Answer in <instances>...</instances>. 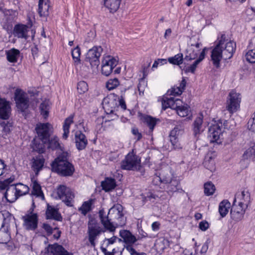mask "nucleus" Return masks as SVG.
<instances>
[{"instance_id":"nucleus-1","label":"nucleus","mask_w":255,"mask_h":255,"mask_svg":"<svg viewBox=\"0 0 255 255\" xmlns=\"http://www.w3.org/2000/svg\"><path fill=\"white\" fill-rule=\"evenodd\" d=\"M236 44L231 40L226 39V35L222 34L218 43L212 50L211 61L217 68L220 67V61L222 59L226 60L232 57L235 51Z\"/></svg>"},{"instance_id":"nucleus-2","label":"nucleus","mask_w":255,"mask_h":255,"mask_svg":"<svg viewBox=\"0 0 255 255\" xmlns=\"http://www.w3.org/2000/svg\"><path fill=\"white\" fill-rule=\"evenodd\" d=\"M123 206L117 204L112 207L109 211L108 215L111 219L109 220L108 216H104V210L99 211V216L101 221L104 227L110 231L115 230L116 227L123 226L126 223V218L123 213Z\"/></svg>"},{"instance_id":"nucleus-3","label":"nucleus","mask_w":255,"mask_h":255,"mask_svg":"<svg viewBox=\"0 0 255 255\" xmlns=\"http://www.w3.org/2000/svg\"><path fill=\"white\" fill-rule=\"evenodd\" d=\"M201 46L200 42H192V40H190V42L188 44L186 50L184 59L187 61L192 60H195V61L192 64L186 67L185 69L186 73H194L198 65L204 59L207 48L205 47L201 51Z\"/></svg>"},{"instance_id":"nucleus-4","label":"nucleus","mask_w":255,"mask_h":255,"mask_svg":"<svg viewBox=\"0 0 255 255\" xmlns=\"http://www.w3.org/2000/svg\"><path fill=\"white\" fill-rule=\"evenodd\" d=\"M94 200L91 199L84 202L81 206V213L84 216L87 215L89 218L88 223L89 240L93 246L95 244L94 241L97 236L101 232L100 228L96 219L91 214V212L94 208Z\"/></svg>"},{"instance_id":"nucleus-5","label":"nucleus","mask_w":255,"mask_h":255,"mask_svg":"<svg viewBox=\"0 0 255 255\" xmlns=\"http://www.w3.org/2000/svg\"><path fill=\"white\" fill-rule=\"evenodd\" d=\"M68 153L63 152L51 163L52 171L63 176H70L74 171L73 166L68 161Z\"/></svg>"},{"instance_id":"nucleus-6","label":"nucleus","mask_w":255,"mask_h":255,"mask_svg":"<svg viewBox=\"0 0 255 255\" xmlns=\"http://www.w3.org/2000/svg\"><path fill=\"white\" fill-rule=\"evenodd\" d=\"M121 167L124 170H139L140 168V158L132 150L121 162Z\"/></svg>"},{"instance_id":"nucleus-7","label":"nucleus","mask_w":255,"mask_h":255,"mask_svg":"<svg viewBox=\"0 0 255 255\" xmlns=\"http://www.w3.org/2000/svg\"><path fill=\"white\" fill-rule=\"evenodd\" d=\"M23 228L28 231H35L38 227V215L34 212L33 208H30L22 217Z\"/></svg>"},{"instance_id":"nucleus-8","label":"nucleus","mask_w":255,"mask_h":255,"mask_svg":"<svg viewBox=\"0 0 255 255\" xmlns=\"http://www.w3.org/2000/svg\"><path fill=\"white\" fill-rule=\"evenodd\" d=\"M241 102V95L233 90L231 91L226 101V110L230 114H234L240 110Z\"/></svg>"},{"instance_id":"nucleus-9","label":"nucleus","mask_w":255,"mask_h":255,"mask_svg":"<svg viewBox=\"0 0 255 255\" xmlns=\"http://www.w3.org/2000/svg\"><path fill=\"white\" fill-rule=\"evenodd\" d=\"M57 195L67 206H72L74 203V194L65 185H60L57 189Z\"/></svg>"},{"instance_id":"nucleus-10","label":"nucleus","mask_w":255,"mask_h":255,"mask_svg":"<svg viewBox=\"0 0 255 255\" xmlns=\"http://www.w3.org/2000/svg\"><path fill=\"white\" fill-rule=\"evenodd\" d=\"M14 100L18 111L25 112L29 107V99L26 93L20 89H16L14 92Z\"/></svg>"},{"instance_id":"nucleus-11","label":"nucleus","mask_w":255,"mask_h":255,"mask_svg":"<svg viewBox=\"0 0 255 255\" xmlns=\"http://www.w3.org/2000/svg\"><path fill=\"white\" fill-rule=\"evenodd\" d=\"M103 52L101 46H94L89 49L86 55V61L89 62L92 67H97L100 64L99 58Z\"/></svg>"},{"instance_id":"nucleus-12","label":"nucleus","mask_w":255,"mask_h":255,"mask_svg":"<svg viewBox=\"0 0 255 255\" xmlns=\"http://www.w3.org/2000/svg\"><path fill=\"white\" fill-rule=\"evenodd\" d=\"M184 132V126L182 123L176 125L170 131V141L174 149H178L182 148L179 143V138L183 134Z\"/></svg>"},{"instance_id":"nucleus-13","label":"nucleus","mask_w":255,"mask_h":255,"mask_svg":"<svg viewBox=\"0 0 255 255\" xmlns=\"http://www.w3.org/2000/svg\"><path fill=\"white\" fill-rule=\"evenodd\" d=\"M118 63V61L117 59L112 56H104L102 61L101 72L102 74L106 76H109Z\"/></svg>"},{"instance_id":"nucleus-14","label":"nucleus","mask_w":255,"mask_h":255,"mask_svg":"<svg viewBox=\"0 0 255 255\" xmlns=\"http://www.w3.org/2000/svg\"><path fill=\"white\" fill-rule=\"evenodd\" d=\"M160 180L166 184V189L167 193L171 195L174 192H184V191L180 187L179 182L175 179H171L170 176L160 177Z\"/></svg>"},{"instance_id":"nucleus-15","label":"nucleus","mask_w":255,"mask_h":255,"mask_svg":"<svg viewBox=\"0 0 255 255\" xmlns=\"http://www.w3.org/2000/svg\"><path fill=\"white\" fill-rule=\"evenodd\" d=\"M52 126L49 123H39L36 125L35 130L41 141L46 142L50 136Z\"/></svg>"},{"instance_id":"nucleus-16","label":"nucleus","mask_w":255,"mask_h":255,"mask_svg":"<svg viewBox=\"0 0 255 255\" xmlns=\"http://www.w3.org/2000/svg\"><path fill=\"white\" fill-rule=\"evenodd\" d=\"M247 208V207L238 204L237 205L236 203L233 202L231 210V215L232 219L237 221L242 220Z\"/></svg>"},{"instance_id":"nucleus-17","label":"nucleus","mask_w":255,"mask_h":255,"mask_svg":"<svg viewBox=\"0 0 255 255\" xmlns=\"http://www.w3.org/2000/svg\"><path fill=\"white\" fill-rule=\"evenodd\" d=\"M44 255H73L60 245L54 244L49 246L46 249Z\"/></svg>"},{"instance_id":"nucleus-18","label":"nucleus","mask_w":255,"mask_h":255,"mask_svg":"<svg viewBox=\"0 0 255 255\" xmlns=\"http://www.w3.org/2000/svg\"><path fill=\"white\" fill-rule=\"evenodd\" d=\"M102 104L103 108L107 114L113 113L117 107V101L114 96L105 98Z\"/></svg>"},{"instance_id":"nucleus-19","label":"nucleus","mask_w":255,"mask_h":255,"mask_svg":"<svg viewBox=\"0 0 255 255\" xmlns=\"http://www.w3.org/2000/svg\"><path fill=\"white\" fill-rule=\"evenodd\" d=\"M221 123H215L209 128V136L211 142H217L220 138L222 133Z\"/></svg>"},{"instance_id":"nucleus-20","label":"nucleus","mask_w":255,"mask_h":255,"mask_svg":"<svg viewBox=\"0 0 255 255\" xmlns=\"http://www.w3.org/2000/svg\"><path fill=\"white\" fill-rule=\"evenodd\" d=\"M11 108L10 103L5 99L0 98V118L8 119L10 116Z\"/></svg>"},{"instance_id":"nucleus-21","label":"nucleus","mask_w":255,"mask_h":255,"mask_svg":"<svg viewBox=\"0 0 255 255\" xmlns=\"http://www.w3.org/2000/svg\"><path fill=\"white\" fill-rule=\"evenodd\" d=\"M168 96H164L162 99L161 104L162 109L164 110L170 108L175 110L177 107L178 104L181 103V101L179 99H175L173 97H168Z\"/></svg>"},{"instance_id":"nucleus-22","label":"nucleus","mask_w":255,"mask_h":255,"mask_svg":"<svg viewBox=\"0 0 255 255\" xmlns=\"http://www.w3.org/2000/svg\"><path fill=\"white\" fill-rule=\"evenodd\" d=\"M250 201V194L249 192L243 191L237 193L234 198L233 202L238 203L239 205L247 207Z\"/></svg>"},{"instance_id":"nucleus-23","label":"nucleus","mask_w":255,"mask_h":255,"mask_svg":"<svg viewBox=\"0 0 255 255\" xmlns=\"http://www.w3.org/2000/svg\"><path fill=\"white\" fill-rule=\"evenodd\" d=\"M216 156V153L215 151H209L204 159V164L205 167L210 170L213 171L215 169V158Z\"/></svg>"},{"instance_id":"nucleus-24","label":"nucleus","mask_w":255,"mask_h":255,"mask_svg":"<svg viewBox=\"0 0 255 255\" xmlns=\"http://www.w3.org/2000/svg\"><path fill=\"white\" fill-rule=\"evenodd\" d=\"M28 27L26 25L17 24L14 27L13 34L18 38L26 39L28 37Z\"/></svg>"},{"instance_id":"nucleus-25","label":"nucleus","mask_w":255,"mask_h":255,"mask_svg":"<svg viewBox=\"0 0 255 255\" xmlns=\"http://www.w3.org/2000/svg\"><path fill=\"white\" fill-rule=\"evenodd\" d=\"M4 196L7 202L9 203H13L18 199V197L14 188V184H11L8 187L4 193Z\"/></svg>"},{"instance_id":"nucleus-26","label":"nucleus","mask_w":255,"mask_h":255,"mask_svg":"<svg viewBox=\"0 0 255 255\" xmlns=\"http://www.w3.org/2000/svg\"><path fill=\"white\" fill-rule=\"evenodd\" d=\"M122 0H104V5L111 13L116 12L120 8Z\"/></svg>"},{"instance_id":"nucleus-27","label":"nucleus","mask_w":255,"mask_h":255,"mask_svg":"<svg viewBox=\"0 0 255 255\" xmlns=\"http://www.w3.org/2000/svg\"><path fill=\"white\" fill-rule=\"evenodd\" d=\"M1 215L3 218V222L1 228L9 231L10 224L13 223L14 217L6 211H2Z\"/></svg>"},{"instance_id":"nucleus-28","label":"nucleus","mask_w":255,"mask_h":255,"mask_svg":"<svg viewBox=\"0 0 255 255\" xmlns=\"http://www.w3.org/2000/svg\"><path fill=\"white\" fill-rule=\"evenodd\" d=\"M49 6L48 0H39L38 13L41 17H46L49 15Z\"/></svg>"},{"instance_id":"nucleus-29","label":"nucleus","mask_w":255,"mask_h":255,"mask_svg":"<svg viewBox=\"0 0 255 255\" xmlns=\"http://www.w3.org/2000/svg\"><path fill=\"white\" fill-rule=\"evenodd\" d=\"M46 215L47 219H54L56 221H61L62 220V217L59 213L58 209L49 205H47Z\"/></svg>"},{"instance_id":"nucleus-30","label":"nucleus","mask_w":255,"mask_h":255,"mask_svg":"<svg viewBox=\"0 0 255 255\" xmlns=\"http://www.w3.org/2000/svg\"><path fill=\"white\" fill-rule=\"evenodd\" d=\"M120 236L123 239L125 243L126 244V246H132L136 241L135 237L128 231H121Z\"/></svg>"},{"instance_id":"nucleus-31","label":"nucleus","mask_w":255,"mask_h":255,"mask_svg":"<svg viewBox=\"0 0 255 255\" xmlns=\"http://www.w3.org/2000/svg\"><path fill=\"white\" fill-rule=\"evenodd\" d=\"M44 158L41 155H39L35 158H33L32 168L36 174H37L39 171L42 169L44 165Z\"/></svg>"},{"instance_id":"nucleus-32","label":"nucleus","mask_w":255,"mask_h":255,"mask_svg":"<svg viewBox=\"0 0 255 255\" xmlns=\"http://www.w3.org/2000/svg\"><path fill=\"white\" fill-rule=\"evenodd\" d=\"M20 54L19 50L15 48H12L6 51L7 60L11 63L17 62Z\"/></svg>"},{"instance_id":"nucleus-33","label":"nucleus","mask_w":255,"mask_h":255,"mask_svg":"<svg viewBox=\"0 0 255 255\" xmlns=\"http://www.w3.org/2000/svg\"><path fill=\"white\" fill-rule=\"evenodd\" d=\"M186 86L184 79L181 81L179 87H174L167 91V95L169 96H178L181 95Z\"/></svg>"},{"instance_id":"nucleus-34","label":"nucleus","mask_w":255,"mask_h":255,"mask_svg":"<svg viewBox=\"0 0 255 255\" xmlns=\"http://www.w3.org/2000/svg\"><path fill=\"white\" fill-rule=\"evenodd\" d=\"M176 113L181 117L188 116L190 113V107L187 104L182 105V102L178 104L177 107L175 109Z\"/></svg>"},{"instance_id":"nucleus-35","label":"nucleus","mask_w":255,"mask_h":255,"mask_svg":"<svg viewBox=\"0 0 255 255\" xmlns=\"http://www.w3.org/2000/svg\"><path fill=\"white\" fill-rule=\"evenodd\" d=\"M32 195L35 198H38L41 200H44V194L42 192L40 184L36 181L32 182Z\"/></svg>"},{"instance_id":"nucleus-36","label":"nucleus","mask_w":255,"mask_h":255,"mask_svg":"<svg viewBox=\"0 0 255 255\" xmlns=\"http://www.w3.org/2000/svg\"><path fill=\"white\" fill-rule=\"evenodd\" d=\"M203 115H200L197 117L193 123V131L195 136L200 134L203 131Z\"/></svg>"},{"instance_id":"nucleus-37","label":"nucleus","mask_w":255,"mask_h":255,"mask_svg":"<svg viewBox=\"0 0 255 255\" xmlns=\"http://www.w3.org/2000/svg\"><path fill=\"white\" fill-rule=\"evenodd\" d=\"M101 186L103 190L108 192L115 189L116 186V181L112 178H106L101 182Z\"/></svg>"},{"instance_id":"nucleus-38","label":"nucleus","mask_w":255,"mask_h":255,"mask_svg":"<svg viewBox=\"0 0 255 255\" xmlns=\"http://www.w3.org/2000/svg\"><path fill=\"white\" fill-rule=\"evenodd\" d=\"M231 208V203L227 200L222 201L219 206V212L221 216L225 217L229 212Z\"/></svg>"},{"instance_id":"nucleus-39","label":"nucleus","mask_w":255,"mask_h":255,"mask_svg":"<svg viewBox=\"0 0 255 255\" xmlns=\"http://www.w3.org/2000/svg\"><path fill=\"white\" fill-rule=\"evenodd\" d=\"M0 126L2 128L1 136L4 138L9 134L12 128V125L10 122L0 121Z\"/></svg>"},{"instance_id":"nucleus-40","label":"nucleus","mask_w":255,"mask_h":255,"mask_svg":"<svg viewBox=\"0 0 255 255\" xmlns=\"http://www.w3.org/2000/svg\"><path fill=\"white\" fill-rule=\"evenodd\" d=\"M142 121L149 127L150 131L152 132L159 120L150 116L146 115L143 117Z\"/></svg>"},{"instance_id":"nucleus-41","label":"nucleus","mask_w":255,"mask_h":255,"mask_svg":"<svg viewBox=\"0 0 255 255\" xmlns=\"http://www.w3.org/2000/svg\"><path fill=\"white\" fill-rule=\"evenodd\" d=\"M73 123V117L70 116L65 119L63 125V133L62 137L64 139H67L69 133V128L71 124Z\"/></svg>"},{"instance_id":"nucleus-42","label":"nucleus","mask_w":255,"mask_h":255,"mask_svg":"<svg viewBox=\"0 0 255 255\" xmlns=\"http://www.w3.org/2000/svg\"><path fill=\"white\" fill-rule=\"evenodd\" d=\"M14 188L18 197L24 195L29 192V187L22 183L14 184Z\"/></svg>"},{"instance_id":"nucleus-43","label":"nucleus","mask_w":255,"mask_h":255,"mask_svg":"<svg viewBox=\"0 0 255 255\" xmlns=\"http://www.w3.org/2000/svg\"><path fill=\"white\" fill-rule=\"evenodd\" d=\"M248 49L245 55L246 59L250 63H255V48H254L252 42L250 43Z\"/></svg>"},{"instance_id":"nucleus-44","label":"nucleus","mask_w":255,"mask_h":255,"mask_svg":"<svg viewBox=\"0 0 255 255\" xmlns=\"http://www.w3.org/2000/svg\"><path fill=\"white\" fill-rule=\"evenodd\" d=\"M41 143L39 139H34L32 141V147L33 149L39 153H43L44 151V144L46 142L41 141Z\"/></svg>"},{"instance_id":"nucleus-45","label":"nucleus","mask_w":255,"mask_h":255,"mask_svg":"<svg viewBox=\"0 0 255 255\" xmlns=\"http://www.w3.org/2000/svg\"><path fill=\"white\" fill-rule=\"evenodd\" d=\"M10 240L9 231L0 228V244H6Z\"/></svg>"},{"instance_id":"nucleus-46","label":"nucleus","mask_w":255,"mask_h":255,"mask_svg":"<svg viewBox=\"0 0 255 255\" xmlns=\"http://www.w3.org/2000/svg\"><path fill=\"white\" fill-rule=\"evenodd\" d=\"M49 107L50 103L49 101L45 100L40 104V110L41 114L44 119H46L48 116Z\"/></svg>"},{"instance_id":"nucleus-47","label":"nucleus","mask_w":255,"mask_h":255,"mask_svg":"<svg viewBox=\"0 0 255 255\" xmlns=\"http://www.w3.org/2000/svg\"><path fill=\"white\" fill-rule=\"evenodd\" d=\"M183 59V54L179 53L173 57H169L168 61L171 64L179 65L182 63Z\"/></svg>"},{"instance_id":"nucleus-48","label":"nucleus","mask_w":255,"mask_h":255,"mask_svg":"<svg viewBox=\"0 0 255 255\" xmlns=\"http://www.w3.org/2000/svg\"><path fill=\"white\" fill-rule=\"evenodd\" d=\"M48 147L52 150L56 149L58 148H61L59 143V139L57 136L52 137L48 140Z\"/></svg>"},{"instance_id":"nucleus-49","label":"nucleus","mask_w":255,"mask_h":255,"mask_svg":"<svg viewBox=\"0 0 255 255\" xmlns=\"http://www.w3.org/2000/svg\"><path fill=\"white\" fill-rule=\"evenodd\" d=\"M72 56L75 66L80 63V48L78 46L72 51Z\"/></svg>"},{"instance_id":"nucleus-50","label":"nucleus","mask_w":255,"mask_h":255,"mask_svg":"<svg viewBox=\"0 0 255 255\" xmlns=\"http://www.w3.org/2000/svg\"><path fill=\"white\" fill-rule=\"evenodd\" d=\"M215 190L214 185L211 182H207L204 184V192L207 195H212Z\"/></svg>"},{"instance_id":"nucleus-51","label":"nucleus","mask_w":255,"mask_h":255,"mask_svg":"<svg viewBox=\"0 0 255 255\" xmlns=\"http://www.w3.org/2000/svg\"><path fill=\"white\" fill-rule=\"evenodd\" d=\"M119 85V81L118 79L114 78L110 79L106 84V87L109 90H112L116 88Z\"/></svg>"},{"instance_id":"nucleus-52","label":"nucleus","mask_w":255,"mask_h":255,"mask_svg":"<svg viewBox=\"0 0 255 255\" xmlns=\"http://www.w3.org/2000/svg\"><path fill=\"white\" fill-rule=\"evenodd\" d=\"M12 180L9 179H5L3 181H0V190H6L11 184Z\"/></svg>"},{"instance_id":"nucleus-53","label":"nucleus","mask_w":255,"mask_h":255,"mask_svg":"<svg viewBox=\"0 0 255 255\" xmlns=\"http://www.w3.org/2000/svg\"><path fill=\"white\" fill-rule=\"evenodd\" d=\"M255 153L254 148L250 147L246 150L243 154V157L245 159H248L251 158Z\"/></svg>"},{"instance_id":"nucleus-54","label":"nucleus","mask_w":255,"mask_h":255,"mask_svg":"<svg viewBox=\"0 0 255 255\" xmlns=\"http://www.w3.org/2000/svg\"><path fill=\"white\" fill-rule=\"evenodd\" d=\"M126 250L130 253V255H145L144 253H137L131 245H127L125 247Z\"/></svg>"},{"instance_id":"nucleus-55","label":"nucleus","mask_w":255,"mask_h":255,"mask_svg":"<svg viewBox=\"0 0 255 255\" xmlns=\"http://www.w3.org/2000/svg\"><path fill=\"white\" fill-rule=\"evenodd\" d=\"M42 228L46 233L47 235H50L52 233L53 228L47 223H43Z\"/></svg>"},{"instance_id":"nucleus-56","label":"nucleus","mask_w":255,"mask_h":255,"mask_svg":"<svg viewBox=\"0 0 255 255\" xmlns=\"http://www.w3.org/2000/svg\"><path fill=\"white\" fill-rule=\"evenodd\" d=\"M126 245H121L120 246H118L113 249V251L114 252V254L115 255H122L123 252L124 250V249L126 248Z\"/></svg>"},{"instance_id":"nucleus-57","label":"nucleus","mask_w":255,"mask_h":255,"mask_svg":"<svg viewBox=\"0 0 255 255\" xmlns=\"http://www.w3.org/2000/svg\"><path fill=\"white\" fill-rule=\"evenodd\" d=\"M74 134V140L75 141L76 147L78 150H80V131H72V134Z\"/></svg>"},{"instance_id":"nucleus-58","label":"nucleus","mask_w":255,"mask_h":255,"mask_svg":"<svg viewBox=\"0 0 255 255\" xmlns=\"http://www.w3.org/2000/svg\"><path fill=\"white\" fill-rule=\"evenodd\" d=\"M89 90V86L87 83L85 81H81V93H86Z\"/></svg>"},{"instance_id":"nucleus-59","label":"nucleus","mask_w":255,"mask_h":255,"mask_svg":"<svg viewBox=\"0 0 255 255\" xmlns=\"http://www.w3.org/2000/svg\"><path fill=\"white\" fill-rule=\"evenodd\" d=\"M199 227L203 231H206L209 228V224L206 221H203L199 223Z\"/></svg>"},{"instance_id":"nucleus-60","label":"nucleus","mask_w":255,"mask_h":255,"mask_svg":"<svg viewBox=\"0 0 255 255\" xmlns=\"http://www.w3.org/2000/svg\"><path fill=\"white\" fill-rule=\"evenodd\" d=\"M81 150L84 148L88 143L87 140L85 138V135L81 133Z\"/></svg>"},{"instance_id":"nucleus-61","label":"nucleus","mask_w":255,"mask_h":255,"mask_svg":"<svg viewBox=\"0 0 255 255\" xmlns=\"http://www.w3.org/2000/svg\"><path fill=\"white\" fill-rule=\"evenodd\" d=\"M6 166L4 161L0 159V176L4 173L6 170Z\"/></svg>"},{"instance_id":"nucleus-62","label":"nucleus","mask_w":255,"mask_h":255,"mask_svg":"<svg viewBox=\"0 0 255 255\" xmlns=\"http://www.w3.org/2000/svg\"><path fill=\"white\" fill-rule=\"evenodd\" d=\"M131 132L133 135L135 136L137 140H139L142 137L141 134L139 132L138 130L136 128H132Z\"/></svg>"},{"instance_id":"nucleus-63","label":"nucleus","mask_w":255,"mask_h":255,"mask_svg":"<svg viewBox=\"0 0 255 255\" xmlns=\"http://www.w3.org/2000/svg\"><path fill=\"white\" fill-rule=\"evenodd\" d=\"M119 105L121 106V107L124 109V110H126V103L125 102V100H124L122 96H121V97L119 99Z\"/></svg>"},{"instance_id":"nucleus-64","label":"nucleus","mask_w":255,"mask_h":255,"mask_svg":"<svg viewBox=\"0 0 255 255\" xmlns=\"http://www.w3.org/2000/svg\"><path fill=\"white\" fill-rule=\"evenodd\" d=\"M160 223L158 222H154L151 225L152 230L154 231H158L159 229Z\"/></svg>"}]
</instances>
